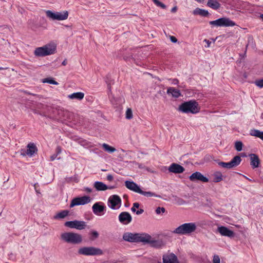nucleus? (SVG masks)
Masks as SVG:
<instances>
[{
  "instance_id": "0eeeda50",
  "label": "nucleus",
  "mask_w": 263,
  "mask_h": 263,
  "mask_svg": "<svg viewBox=\"0 0 263 263\" xmlns=\"http://www.w3.org/2000/svg\"><path fill=\"white\" fill-rule=\"evenodd\" d=\"M78 253L85 256H95L103 254V251L100 249L93 247H84L79 249Z\"/></svg>"
},
{
  "instance_id": "4c0bfd02",
  "label": "nucleus",
  "mask_w": 263,
  "mask_h": 263,
  "mask_svg": "<svg viewBox=\"0 0 263 263\" xmlns=\"http://www.w3.org/2000/svg\"><path fill=\"white\" fill-rule=\"evenodd\" d=\"M255 84L256 86L259 87V88L263 87V79H259L256 80L255 82Z\"/></svg>"
},
{
  "instance_id": "9b49d317",
  "label": "nucleus",
  "mask_w": 263,
  "mask_h": 263,
  "mask_svg": "<svg viewBox=\"0 0 263 263\" xmlns=\"http://www.w3.org/2000/svg\"><path fill=\"white\" fill-rule=\"evenodd\" d=\"M58 118L62 121L71 122L73 120L74 114L67 110L59 109L58 110Z\"/></svg>"
},
{
  "instance_id": "412c9836",
  "label": "nucleus",
  "mask_w": 263,
  "mask_h": 263,
  "mask_svg": "<svg viewBox=\"0 0 263 263\" xmlns=\"http://www.w3.org/2000/svg\"><path fill=\"white\" fill-rule=\"evenodd\" d=\"M92 209L93 212L95 214L100 215V213L105 210L106 207L103 205V203L97 202L93 205Z\"/></svg>"
},
{
  "instance_id": "13d9d810",
  "label": "nucleus",
  "mask_w": 263,
  "mask_h": 263,
  "mask_svg": "<svg viewBox=\"0 0 263 263\" xmlns=\"http://www.w3.org/2000/svg\"><path fill=\"white\" fill-rule=\"evenodd\" d=\"M131 210L133 212H136V211H137L136 210V208H135L134 206H133Z\"/></svg>"
},
{
  "instance_id": "cd10ccee",
  "label": "nucleus",
  "mask_w": 263,
  "mask_h": 263,
  "mask_svg": "<svg viewBox=\"0 0 263 263\" xmlns=\"http://www.w3.org/2000/svg\"><path fill=\"white\" fill-rule=\"evenodd\" d=\"M149 241V242H145V243H150L153 247L156 248H161L164 246V243L162 241L153 240L151 236Z\"/></svg>"
},
{
  "instance_id": "2eb2a0df",
  "label": "nucleus",
  "mask_w": 263,
  "mask_h": 263,
  "mask_svg": "<svg viewBox=\"0 0 263 263\" xmlns=\"http://www.w3.org/2000/svg\"><path fill=\"white\" fill-rule=\"evenodd\" d=\"M189 179L191 181H200L203 182H208L209 181L208 178L199 172L193 173L190 176Z\"/></svg>"
},
{
  "instance_id": "6e6552de",
  "label": "nucleus",
  "mask_w": 263,
  "mask_h": 263,
  "mask_svg": "<svg viewBox=\"0 0 263 263\" xmlns=\"http://www.w3.org/2000/svg\"><path fill=\"white\" fill-rule=\"evenodd\" d=\"M45 13L47 17L53 21H63L66 20L68 17L67 11H64L63 12H53L50 10H47L45 11Z\"/></svg>"
},
{
  "instance_id": "8fccbe9b",
  "label": "nucleus",
  "mask_w": 263,
  "mask_h": 263,
  "mask_svg": "<svg viewBox=\"0 0 263 263\" xmlns=\"http://www.w3.org/2000/svg\"><path fill=\"white\" fill-rule=\"evenodd\" d=\"M139 203H138V202H135L133 204V206L135 208H138L139 207Z\"/></svg>"
},
{
  "instance_id": "b1692460",
  "label": "nucleus",
  "mask_w": 263,
  "mask_h": 263,
  "mask_svg": "<svg viewBox=\"0 0 263 263\" xmlns=\"http://www.w3.org/2000/svg\"><path fill=\"white\" fill-rule=\"evenodd\" d=\"M206 5L214 10H217L221 6L220 4L217 0H208Z\"/></svg>"
},
{
  "instance_id": "393cba45",
  "label": "nucleus",
  "mask_w": 263,
  "mask_h": 263,
  "mask_svg": "<svg viewBox=\"0 0 263 263\" xmlns=\"http://www.w3.org/2000/svg\"><path fill=\"white\" fill-rule=\"evenodd\" d=\"M193 14L195 15H199L204 17L208 16L209 15V13L207 10L202 9L199 8H196L193 11Z\"/></svg>"
},
{
  "instance_id": "6e6d98bb",
  "label": "nucleus",
  "mask_w": 263,
  "mask_h": 263,
  "mask_svg": "<svg viewBox=\"0 0 263 263\" xmlns=\"http://www.w3.org/2000/svg\"><path fill=\"white\" fill-rule=\"evenodd\" d=\"M179 200L180 201V204H184L185 203V201L182 199H179Z\"/></svg>"
},
{
  "instance_id": "c03bdc74",
  "label": "nucleus",
  "mask_w": 263,
  "mask_h": 263,
  "mask_svg": "<svg viewBox=\"0 0 263 263\" xmlns=\"http://www.w3.org/2000/svg\"><path fill=\"white\" fill-rule=\"evenodd\" d=\"M113 176L110 174H109L107 176V179L109 181H111L113 180Z\"/></svg>"
},
{
  "instance_id": "7ed1b4c3",
  "label": "nucleus",
  "mask_w": 263,
  "mask_h": 263,
  "mask_svg": "<svg viewBox=\"0 0 263 263\" xmlns=\"http://www.w3.org/2000/svg\"><path fill=\"white\" fill-rule=\"evenodd\" d=\"M196 228L197 226L195 223H185L176 228L173 232L181 235H189L194 232L196 230Z\"/></svg>"
},
{
  "instance_id": "f704fd0d",
  "label": "nucleus",
  "mask_w": 263,
  "mask_h": 263,
  "mask_svg": "<svg viewBox=\"0 0 263 263\" xmlns=\"http://www.w3.org/2000/svg\"><path fill=\"white\" fill-rule=\"evenodd\" d=\"M90 239L91 240H94L95 239H96L99 236V233L98 232L96 231H92L90 232Z\"/></svg>"
},
{
  "instance_id": "dca6fc26",
  "label": "nucleus",
  "mask_w": 263,
  "mask_h": 263,
  "mask_svg": "<svg viewBox=\"0 0 263 263\" xmlns=\"http://www.w3.org/2000/svg\"><path fill=\"white\" fill-rule=\"evenodd\" d=\"M119 220L122 224H127L132 221V217L128 212H123L119 215Z\"/></svg>"
},
{
  "instance_id": "4d7b16f0",
  "label": "nucleus",
  "mask_w": 263,
  "mask_h": 263,
  "mask_svg": "<svg viewBox=\"0 0 263 263\" xmlns=\"http://www.w3.org/2000/svg\"><path fill=\"white\" fill-rule=\"evenodd\" d=\"M115 187L114 186H107V189H109V190L113 189Z\"/></svg>"
},
{
  "instance_id": "f03ea898",
  "label": "nucleus",
  "mask_w": 263,
  "mask_h": 263,
  "mask_svg": "<svg viewBox=\"0 0 263 263\" xmlns=\"http://www.w3.org/2000/svg\"><path fill=\"white\" fill-rule=\"evenodd\" d=\"M151 235L145 233H132L130 232H126L124 233L123 235V239L128 242H149Z\"/></svg>"
},
{
  "instance_id": "bb28decb",
  "label": "nucleus",
  "mask_w": 263,
  "mask_h": 263,
  "mask_svg": "<svg viewBox=\"0 0 263 263\" xmlns=\"http://www.w3.org/2000/svg\"><path fill=\"white\" fill-rule=\"evenodd\" d=\"M94 187L97 191H105L107 190V185L100 181L95 182L94 183Z\"/></svg>"
},
{
  "instance_id": "864d4df0",
  "label": "nucleus",
  "mask_w": 263,
  "mask_h": 263,
  "mask_svg": "<svg viewBox=\"0 0 263 263\" xmlns=\"http://www.w3.org/2000/svg\"><path fill=\"white\" fill-rule=\"evenodd\" d=\"M204 41L207 43V44H208V46H207V47H209V46H210V44H211V42H209V40H206V39H205Z\"/></svg>"
},
{
  "instance_id": "09e8293b",
  "label": "nucleus",
  "mask_w": 263,
  "mask_h": 263,
  "mask_svg": "<svg viewBox=\"0 0 263 263\" xmlns=\"http://www.w3.org/2000/svg\"><path fill=\"white\" fill-rule=\"evenodd\" d=\"M177 7L176 6H175L173 8H172V9H171V12L172 13H175L177 11Z\"/></svg>"
},
{
  "instance_id": "423d86ee",
  "label": "nucleus",
  "mask_w": 263,
  "mask_h": 263,
  "mask_svg": "<svg viewBox=\"0 0 263 263\" xmlns=\"http://www.w3.org/2000/svg\"><path fill=\"white\" fill-rule=\"evenodd\" d=\"M125 186L129 190L133 191L136 193L144 195L146 197H153L157 196L153 192H146L142 191L140 187L134 181H126L125 182Z\"/></svg>"
},
{
  "instance_id": "4468645a",
  "label": "nucleus",
  "mask_w": 263,
  "mask_h": 263,
  "mask_svg": "<svg viewBox=\"0 0 263 263\" xmlns=\"http://www.w3.org/2000/svg\"><path fill=\"white\" fill-rule=\"evenodd\" d=\"M90 201V198L87 196L73 198L70 204V207L72 208L75 205H84L88 203Z\"/></svg>"
},
{
  "instance_id": "58836bf2",
  "label": "nucleus",
  "mask_w": 263,
  "mask_h": 263,
  "mask_svg": "<svg viewBox=\"0 0 263 263\" xmlns=\"http://www.w3.org/2000/svg\"><path fill=\"white\" fill-rule=\"evenodd\" d=\"M165 209L163 207H158L156 210V213L157 214H160L161 213H164Z\"/></svg>"
},
{
  "instance_id": "bf43d9fd",
  "label": "nucleus",
  "mask_w": 263,
  "mask_h": 263,
  "mask_svg": "<svg viewBox=\"0 0 263 263\" xmlns=\"http://www.w3.org/2000/svg\"><path fill=\"white\" fill-rule=\"evenodd\" d=\"M178 82H179V81H178V80L177 79H174V83L175 84H177V83H178Z\"/></svg>"
},
{
  "instance_id": "f3484780",
  "label": "nucleus",
  "mask_w": 263,
  "mask_h": 263,
  "mask_svg": "<svg viewBox=\"0 0 263 263\" xmlns=\"http://www.w3.org/2000/svg\"><path fill=\"white\" fill-rule=\"evenodd\" d=\"M163 263H179L176 255L173 253H168L163 255Z\"/></svg>"
},
{
  "instance_id": "052dcab7",
  "label": "nucleus",
  "mask_w": 263,
  "mask_h": 263,
  "mask_svg": "<svg viewBox=\"0 0 263 263\" xmlns=\"http://www.w3.org/2000/svg\"><path fill=\"white\" fill-rule=\"evenodd\" d=\"M260 18L263 21V14H260Z\"/></svg>"
},
{
  "instance_id": "39448f33",
  "label": "nucleus",
  "mask_w": 263,
  "mask_h": 263,
  "mask_svg": "<svg viewBox=\"0 0 263 263\" xmlns=\"http://www.w3.org/2000/svg\"><path fill=\"white\" fill-rule=\"evenodd\" d=\"M55 50V46L48 44L36 48L34 51V54L38 57H45L54 53Z\"/></svg>"
},
{
  "instance_id": "c9c22d12",
  "label": "nucleus",
  "mask_w": 263,
  "mask_h": 263,
  "mask_svg": "<svg viewBox=\"0 0 263 263\" xmlns=\"http://www.w3.org/2000/svg\"><path fill=\"white\" fill-rule=\"evenodd\" d=\"M43 83H48L49 84H55V85H57L58 84V82H56L55 81H54V80L48 79V78L44 79L43 80Z\"/></svg>"
},
{
  "instance_id": "4be33fe9",
  "label": "nucleus",
  "mask_w": 263,
  "mask_h": 263,
  "mask_svg": "<svg viewBox=\"0 0 263 263\" xmlns=\"http://www.w3.org/2000/svg\"><path fill=\"white\" fill-rule=\"evenodd\" d=\"M27 147V149L25 151V153L23 154V155H27L31 157L37 151V147L34 143H29ZM22 154L23 155V154Z\"/></svg>"
},
{
  "instance_id": "a878e982",
  "label": "nucleus",
  "mask_w": 263,
  "mask_h": 263,
  "mask_svg": "<svg viewBox=\"0 0 263 263\" xmlns=\"http://www.w3.org/2000/svg\"><path fill=\"white\" fill-rule=\"evenodd\" d=\"M68 97L70 99H77L78 100H81L84 97V93L82 92H74L68 95Z\"/></svg>"
},
{
  "instance_id": "a18cd8bd",
  "label": "nucleus",
  "mask_w": 263,
  "mask_h": 263,
  "mask_svg": "<svg viewBox=\"0 0 263 263\" xmlns=\"http://www.w3.org/2000/svg\"><path fill=\"white\" fill-rule=\"evenodd\" d=\"M47 107V105H44L42 104H40V105H39L37 106V108H38L39 109H44V108H46V107Z\"/></svg>"
},
{
  "instance_id": "aec40b11",
  "label": "nucleus",
  "mask_w": 263,
  "mask_h": 263,
  "mask_svg": "<svg viewBox=\"0 0 263 263\" xmlns=\"http://www.w3.org/2000/svg\"><path fill=\"white\" fill-rule=\"evenodd\" d=\"M218 231L222 236L232 237L234 235V233L233 231L224 226L219 227L218 228Z\"/></svg>"
},
{
  "instance_id": "2f4dec72",
  "label": "nucleus",
  "mask_w": 263,
  "mask_h": 263,
  "mask_svg": "<svg viewBox=\"0 0 263 263\" xmlns=\"http://www.w3.org/2000/svg\"><path fill=\"white\" fill-rule=\"evenodd\" d=\"M102 146L105 151H107L109 153H113L116 151L115 148L111 147L106 143H104L102 145Z\"/></svg>"
},
{
  "instance_id": "de8ad7c7",
  "label": "nucleus",
  "mask_w": 263,
  "mask_h": 263,
  "mask_svg": "<svg viewBox=\"0 0 263 263\" xmlns=\"http://www.w3.org/2000/svg\"><path fill=\"white\" fill-rule=\"evenodd\" d=\"M144 212V210L142 209H139V210L136 211V214L137 215H140L142 214Z\"/></svg>"
},
{
  "instance_id": "5701e85b",
  "label": "nucleus",
  "mask_w": 263,
  "mask_h": 263,
  "mask_svg": "<svg viewBox=\"0 0 263 263\" xmlns=\"http://www.w3.org/2000/svg\"><path fill=\"white\" fill-rule=\"evenodd\" d=\"M167 94H171L173 97L178 98L181 96L180 91L174 87H169L167 90Z\"/></svg>"
},
{
  "instance_id": "f8f14e48",
  "label": "nucleus",
  "mask_w": 263,
  "mask_h": 263,
  "mask_svg": "<svg viewBox=\"0 0 263 263\" xmlns=\"http://www.w3.org/2000/svg\"><path fill=\"white\" fill-rule=\"evenodd\" d=\"M121 204V199L117 195L111 196L108 200V205L112 209H119Z\"/></svg>"
},
{
  "instance_id": "e433bc0d",
  "label": "nucleus",
  "mask_w": 263,
  "mask_h": 263,
  "mask_svg": "<svg viewBox=\"0 0 263 263\" xmlns=\"http://www.w3.org/2000/svg\"><path fill=\"white\" fill-rule=\"evenodd\" d=\"M133 118V112L130 108H128L126 111V118L130 119Z\"/></svg>"
},
{
  "instance_id": "5fc2aeb1",
  "label": "nucleus",
  "mask_w": 263,
  "mask_h": 263,
  "mask_svg": "<svg viewBox=\"0 0 263 263\" xmlns=\"http://www.w3.org/2000/svg\"><path fill=\"white\" fill-rule=\"evenodd\" d=\"M67 61L66 60H65L63 61V62L62 63V64L64 66H65L66 64H67Z\"/></svg>"
},
{
  "instance_id": "37998d69",
  "label": "nucleus",
  "mask_w": 263,
  "mask_h": 263,
  "mask_svg": "<svg viewBox=\"0 0 263 263\" xmlns=\"http://www.w3.org/2000/svg\"><path fill=\"white\" fill-rule=\"evenodd\" d=\"M34 189L35 190V192H36L37 194H40V192L39 191V190H38V188L37 187L39 186V185L37 183H35L34 185Z\"/></svg>"
},
{
  "instance_id": "1a4fd4ad",
  "label": "nucleus",
  "mask_w": 263,
  "mask_h": 263,
  "mask_svg": "<svg viewBox=\"0 0 263 263\" xmlns=\"http://www.w3.org/2000/svg\"><path fill=\"white\" fill-rule=\"evenodd\" d=\"M209 24L217 27H229L236 25L235 22L227 17H221L215 21H210Z\"/></svg>"
},
{
  "instance_id": "20e7f679",
  "label": "nucleus",
  "mask_w": 263,
  "mask_h": 263,
  "mask_svg": "<svg viewBox=\"0 0 263 263\" xmlns=\"http://www.w3.org/2000/svg\"><path fill=\"white\" fill-rule=\"evenodd\" d=\"M62 240L67 243L79 244L82 241V237L80 234L73 232H65L61 235Z\"/></svg>"
},
{
  "instance_id": "79ce46f5",
  "label": "nucleus",
  "mask_w": 263,
  "mask_h": 263,
  "mask_svg": "<svg viewBox=\"0 0 263 263\" xmlns=\"http://www.w3.org/2000/svg\"><path fill=\"white\" fill-rule=\"evenodd\" d=\"M61 147L60 146H58L56 148V154H57L58 155L60 154L61 153Z\"/></svg>"
},
{
  "instance_id": "603ef678",
  "label": "nucleus",
  "mask_w": 263,
  "mask_h": 263,
  "mask_svg": "<svg viewBox=\"0 0 263 263\" xmlns=\"http://www.w3.org/2000/svg\"><path fill=\"white\" fill-rule=\"evenodd\" d=\"M85 191L86 192H87L88 193H90L91 191H92V190L90 188H88V187H86L85 189Z\"/></svg>"
},
{
  "instance_id": "72a5a7b5",
  "label": "nucleus",
  "mask_w": 263,
  "mask_h": 263,
  "mask_svg": "<svg viewBox=\"0 0 263 263\" xmlns=\"http://www.w3.org/2000/svg\"><path fill=\"white\" fill-rule=\"evenodd\" d=\"M153 2L156 4L157 6L161 7V8L164 9L166 8V6L165 5H164L163 3H161V2L159 1L158 0H152Z\"/></svg>"
},
{
  "instance_id": "9d476101",
  "label": "nucleus",
  "mask_w": 263,
  "mask_h": 263,
  "mask_svg": "<svg viewBox=\"0 0 263 263\" xmlns=\"http://www.w3.org/2000/svg\"><path fill=\"white\" fill-rule=\"evenodd\" d=\"M241 161V159L240 157L236 156L229 162L221 161L219 162L218 164L221 167L230 169L238 166L240 163Z\"/></svg>"
},
{
  "instance_id": "6ab92c4d",
  "label": "nucleus",
  "mask_w": 263,
  "mask_h": 263,
  "mask_svg": "<svg viewBox=\"0 0 263 263\" xmlns=\"http://www.w3.org/2000/svg\"><path fill=\"white\" fill-rule=\"evenodd\" d=\"M250 158V165L253 168H257L259 166L260 161L258 155L255 154H250L249 155Z\"/></svg>"
},
{
  "instance_id": "680f3d73",
  "label": "nucleus",
  "mask_w": 263,
  "mask_h": 263,
  "mask_svg": "<svg viewBox=\"0 0 263 263\" xmlns=\"http://www.w3.org/2000/svg\"><path fill=\"white\" fill-rule=\"evenodd\" d=\"M2 69V68L0 67V69Z\"/></svg>"
},
{
  "instance_id": "7c9ffc66",
  "label": "nucleus",
  "mask_w": 263,
  "mask_h": 263,
  "mask_svg": "<svg viewBox=\"0 0 263 263\" xmlns=\"http://www.w3.org/2000/svg\"><path fill=\"white\" fill-rule=\"evenodd\" d=\"M69 212L68 210H63V211L59 212L58 213H57L54 216V217L55 219L64 218L69 214Z\"/></svg>"
},
{
  "instance_id": "3c124183",
  "label": "nucleus",
  "mask_w": 263,
  "mask_h": 263,
  "mask_svg": "<svg viewBox=\"0 0 263 263\" xmlns=\"http://www.w3.org/2000/svg\"><path fill=\"white\" fill-rule=\"evenodd\" d=\"M34 112H35V114H40V115H41L45 116V113H44V112L41 113V112H39V111H37V110H35V111H34Z\"/></svg>"
},
{
  "instance_id": "473e14b6",
  "label": "nucleus",
  "mask_w": 263,
  "mask_h": 263,
  "mask_svg": "<svg viewBox=\"0 0 263 263\" xmlns=\"http://www.w3.org/2000/svg\"><path fill=\"white\" fill-rule=\"evenodd\" d=\"M242 146L243 144L241 141H237L235 143V148L238 152H240L242 150Z\"/></svg>"
},
{
  "instance_id": "a19ab883",
  "label": "nucleus",
  "mask_w": 263,
  "mask_h": 263,
  "mask_svg": "<svg viewBox=\"0 0 263 263\" xmlns=\"http://www.w3.org/2000/svg\"><path fill=\"white\" fill-rule=\"evenodd\" d=\"M170 40L173 43H176L177 42V38L174 36H171Z\"/></svg>"
},
{
  "instance_id": "f257e3e1",
  "label": "nucleus",
  "mask_w": 263,
  "mask_h": 263,
  "mask_svg": "<svg viewBox=\"0 0 263 263\" xmlns=\"http://www.w3.org/2000/svg\"><path fill=\"white\" fill-rule=\"evenodd\" d=\"M200 107L198 103L195 100L181 103L178 107V110L185 114L191 113L196 114L200 111Z\"/></svg>"
},
{
  "instance_id": "ddd939ff",
  "label": "nucleus",
  "mask_w": 263,
  "mask_h": 263,
  "mask_svg": "<svg viewBox=\"0 0 263 263\" xmlns=\"http://www.w3.org/2000/svg\"><path fill=\"white\" fill-rule=\"evenodd\" d=\"M65 226L70 228H75L78 230L84 229L86 226V222L83 221L74 220L66 221Z\"/></svg>"
},
{
  "instance_id": "ea45409f",
  "label": "nucleus",
  "mask_w": 263,
  "mask_h": 263,
  "mask_svg": "<svg viewBox=\"0 0 263 263\" xmlns=\"http://www.w3.org/2000/svg\"><path fill=\"white\" fill-rule=\"evenodd\" d=\"M220 257L218 255H214L213 258V263H220Z\"/></svg>"
},
{
  "instance_id": "c756f323",
  "label": "nucleus",
  "mask_w": 263,
  "mask_h": 263,
  "mask_svg": "<svg viewBox=\"0 0 263 263\" xmlns=\"http://www.w3.org/2000/svg\"><path fill=\"white\" fill-rule=\"evenodd\" d=\"M223 176L221 172H216L213 174V182L215 183L219 182L222 180Z\"/></svg>"
},
{
  "instance_id": "c85d7f7f",
  "label": "nucleus",
  "mask_w": 263,
  "mask_h": 263,
  "mask_svg": "<svg viewBox=\"0 0 263 263\" xmlns=\"http://www.w3.org/2000/svg\"><path fill=\"white\" fill-rule=\"evenodd\" d=\"M250 134L251 136L258 137L263 140V132L253 129L250 130Z\"/></svg>"
},
{
  "instance_id": "49530a36",
  "label": "nucleus",
  "mask_w": 263,
  "mask_h": 263,
  "mask_svg": "<svg viewBox=\"0 0 263 263\" xmlns=\"http://www.w3.org/2000/svg\"><path fill=\"white\" fill-rule=\"evenodd\" d=\"M58 155L57 154H53L52 155V156H51L50 157V160L51 161H53L55 160V159L56 158V157H57Z\"/></svg>"
},
{
  "instance_id": "a211bd4d",
  "label": "nucleus",
  "mask_w": 263,
  "mask_h": 263,
  "mask_svg": "<svg viewBox=\"0 0 263 263\" xmlns=\"http://www.w3.org/2000/svg\"><path fill=\"white\" fill-rule=\"evenodd\" d=\"M168 171L175 174H180L183 173L185 169L180 164L173 163L169 166Z\"/></svg>"
}]
</instances>
